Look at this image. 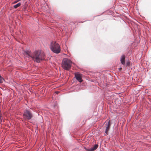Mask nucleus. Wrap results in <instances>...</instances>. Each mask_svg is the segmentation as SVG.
Masks as SVG:
<instances>
[{
  "mask_svg": "<svg viewBox=\"0 0 151 151\" xmlns=\"http://www.w3.org/2000/svg\"><path fill=\"white\" fill-rule=\"evenodd\" d=\"M98 145L97 144H95L94 146L91 148V151H93L95 150L98 148Z\"/></svg>",
  "mask_w": 151,
  "mask_h": 151,
  "instance_id": "1a4fd4ad",
  "label": "nucleus"
},
{
  "mask_svg": "<svg viewBox=\"0 0 151 151\" xmlns=\"http://www.w3.org/2000/svg\"><path fill=\"white\" fill-rule=\"evenodd\" d=\"M23 54L26 57L32 58V54L31 51L29 50H24Z\"/></svg>",
  "mask_w": 151,
  "mask_h": 151,
  "instance_id": "39448f33",
  "label": "nucleus"
},
{
  "mask_svg": "<svg viewBox=\"0 0 151 151\" xmlns=\"http://www.w3.org/2000/svg\"><path fill=\"white\" fill-rule=\"evenodd\" d=\"M45 54L44 52H42L39 50H36L32 53V59L35 62L39 63L42 60L45 59Z\"/></svg>",
  "mask_w": 151,
  "mask_h": 151,
  "instance_id": "f257e3e1",
  "label": "nucleus"
},
{
  "mask_svg": "<svg viewBox=\"0 0 151 151\" xmlns=\"http://www.w3.org/2000/svg\"><path fill=\"white\" fill-rule=\"evenodd\" d=\"M109 130H106V129L105 132V133L106 134H105V135H108V131Z\"/></svg>",
  "mask_w": 151,
  "mask_h": 151,
  "instance_id": "2eb2a0df",
  "label": "nucleus"
},
{
  "mask_svg": "<svg viewBox=\"0 0 151 151\" xmlns=\"http://www.w3.org/2000/svg\"><path fill=\"white\" fill-rule=\"evenodd\" d=\"M4 81V79L0 75V83H2Z\"/></svg>",
  "mask_w": 151,
  "mask_h": 151,
  "instance_id": "f8f14e48",
  "label": "nucleus"
},
{
  "mask_svg": "<svg viewBox=\"0 0 151 151\" xmlns=\"http://www.w3.org/2000/svg\"><path fill=\"white\" fill-rule=\"evenodd\" d=\"M104 123H106V130H109L111 124L110 123V120H109L108 122L106 121Z\"/></svg>",
  "mask_w": 151,
  "mask_h": 151,
  "instance_id": "0eeeda50",
  "label": "nucleus"
},
{
  "mask_svg": "<svg viewBox=\"0 0 151 151\" xmlns=\"http://www.w3.org/2000/svg\"><path fill=\"white\" fill-rule=\"evenodd\" d=\"M21 0H17V1H14V3H14V4L16 3L17 2H18V1H21Z\"/></svg>",
  "mask_w": 151,
  "mask_h": 151,
  "instance_id": "dca6fc26",
  "label": "nucleus"
},
{
  "mask_svg": "<svg viewBox=\"0 0 151 151\" xmlns=\"http://www.w3.org/2000/svg\"><path fill=\"white\" fill-rule=\"evenodd\" d=\"M75 77L76 79L80 82L81 83L83 81L82 78L80 74H75Z\"/></svg>",
  "mask_w": 151,
  "mask_h": 151,
  "instance_id": "423d86ee",
  "label": "nucleus"
},
{
  "mask_svg": "<svg viewBox=\"0 0 151 151\" xmlns=\"http://www.w3.org/2000/svg\"><path fill=\"white\" fill-rule=\"evenodd\" d=\"M2 114L1 113V110H0V124L2 122Z\"/></svg>",
  "mask_w": 151,
  "mask_h": 151,
  "instance_id": "9b49d317",
  "label": "nucleus"
},
{
  "mask_svg": "<svg viewBox=\"0 0 151 151\" xmlns=\"http://www.w3.org/2000/svg\"><path fill=\"white\" fill-rule=\"evenodd\" d=\"M21 3L20 2L18 3L17 4L14 6V8L15 9H16L18 7L20 6Z\"/></svg>",
  "mask_w": 151,
  "mask_h": 151,
  "instance_id": "9d476101",
  "label": "nucleus"
},
{
  "mask_svg": "<svg viewBox=\"0 0 151 151\" xmlns=\"http://www.w3.org/2000/svg\"><path fill=\"white\" fill-rule=\"evenodd\" d=\"M85 149L87 151H91V148H87L86 147H85Z\"/></svg>",
  "mask_w": 151,
  "mask_h": 151,
  "instance_id": "ddd939ff",
  "label": "nucleus"
},
{
  "mask_svg": "<svg viewBox=\"0 0 151 151\" xmlns=\"http://www.w3.org/2000/svg\"><path fill=\"white\" fill-rule=\"evenodd\" d=\"M50 47L51 50L54 53L58 54L60 52V45L55 41H52L51 42Z\"/></svg>",
  "mask_w": 151,
  "mask_h": 151,
  "instance_id": "f03ea898",
  "label": "nucleus"
},
{
  "mask_svg": "<svg viewBox=\"0 0 151 151\" xmlns=\"http://www.w3.org/2000/svg\"><path fill=\"white\" fill-rule=\"evenodd\" d=\"M23 117L25 120H29L33 117V115L31 111L26 109L23 112Z\"/></svg>",
  "mask_w": 151,
  "mask_h": 151,
  "instance_id": "20e7f679",
  "label": "nucleus"
},
{
  "mask_svg": "<svg viewBox=\"0 0 151 151\" xmlns=\"http://www.w3.org/2000/svg\"><path fill=\"white\" fill-rule=\"evenodd\" d=\"M62 67L64 70H68L70 69L72 62L70 60L64 58L62 60Z\"/></svg>",
  "mask_w": 151,
  "mask_h": 151,
  "instance_id": "7ed1b4c3",
  "label": "nucleus"
},
{
  "mask_svg": "<svg viewBox=\"0 0 151 151\" xmlns=\"http://www.w3.org/2000/svg\"><path fill=\"white\" fill-rule=\"evenodd\" d=\"M125 56L124 55H122L120 59V61L121 63L123 65H124L125 64Z\"/></svg>",
  "mask_w": 151,
  "mask_h": 151,
  "instance_id": "6e6552de",
  "label": "nucleus"
},
{
  "mask_svg": "<svg viewBox=\"0 0 151 151\" xmlns=\"http://www.w3.org/2000/svg\"><path fill=\"white\" fill-rule=\"evenodd\" d=\"M122 69V68L121 67V68H119V70H121Z\"/></svg>",
  "mask_w": 151,
  "mask_h": 151,
  "instance_id": "f3484780",
  "label": "nucleus"
},
{
  "mask_svg": "<svg viewBox=\"0 0 151 151\" xmlns=\"http://www.w3.org/2000/svg\"><path fill=\"white\" fill-rule=\"evenodd\" d=\"M130 64V63L129 62V61H128V62H127L126 63V66H129Z\"/></svg>",
  "mask_w": 151,
  "mask_h": 151,
  "instance_id": "4468645a",
  "label": "nucleus"
}]
</instances>
